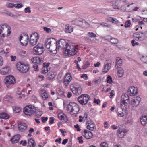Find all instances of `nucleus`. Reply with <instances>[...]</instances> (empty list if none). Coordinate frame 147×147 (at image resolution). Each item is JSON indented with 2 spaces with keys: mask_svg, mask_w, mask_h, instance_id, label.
<instances>
[{
  "mask_svg": "<svg viewBox=\"0 0 147 147\" xmlns=\"http://www.w3.org/2000/svg\"><path fill=\"white\" fill-rule=\"evenodd\" d=\"M36 144L34 140L32 139H30L28 140V147H35Z\"/></svg>",
  "mask_w": 147,
  "mask_h": 147,
  "instance_id": "obj_31",
  "label": "nucleus"
},
{
  "mask_svg": "<svg viewBox=\"0 0 147 147\" xmlns=\"http://www.w3.org/2000/svg\"><path fill=\"white\" fill-rule=\"evenodd\" d=\"M78 47L77 45L74 47L73 45L68 43L65 49H63V52L64 55L69 56L74 55L78 52L77 50H76V49H77Z\"/></svg>",
  "mask_w": 147,
  "mask_h": 147,
  "instance_id": "obj_1",
  "label": "nucleus"
},
{
  "mask_svg": "<svg viewBox=\"0 0 147 147\" xmlns=\"http://www.w3.org/2000/svg\"><path fill=\"white\" fill-rule=\"evenodd\" d=\"M107 82L109 84H111L113 82L112 78L109 75H108L107 77Z\"/></svg>",
  "mask_w": 147,
  "mask_h": 147,
  "instance_id": "obj_42",
  "label": "nucleus"
},
{
  "mask_svg": "<svg viewBox=\"0 0 147 147\" xmlns=\"http://www.w3.org/2000/svg\"><path fill=\"white\" fill-rule=\"evenodd\" d=\"M44 47L42 44H38L33 48L35 54L36 55H40L43 52Z\"/></svg>",
  "mask_w": 147,
  "mask_h": 147,
  "instance_id": "obj_10",
  "label": "nucleus"
},
{
  "mask_svg": "<svg viewBox=\"0 0 147 147\" xmlns=\"http://www.w3.org/2000/svg\"><path fill=\"white\" fill-rule=\"evenodd\" d=\"M39 38V36L37 32L33 33L30 36V44L32 46L35 45L37 42Z\"/></svg>",
  "mask_w": 147,
  "mask_h": 147,
  "instance_id": "obj_9",
  "label": "nucleus"
},
{
  "mask_svg": "<svg viewBox=\"0 0 147 147\" xmlns=\"http://www.w3.org/2000/svg\"><path fill=\"white\" fill-rule=\"evenodd\" d=\"M104 128L105 129H108L109 128V126L108 125V124L107 121H105L104 122Z\"/></svg>",
  "mask_w": 147,
  "mask_h": 147,
  "instance_id": "obj_61",
  "label": "nucleus"
},
{
  "mask_svg": "<svg viewBox=\"0 0 147 147\" xmlns=\"http://www.w3.org/2000/svg\"><path fill=\"white\" fill-rule=\"evenodd\" d=\"M82 135L87 139L91 138L93 136L92 132L86 130H84V132L82 133Z\"/></svg>",
  "mask_w": 147,
  "mask_h": 147,
  "instance_id": "obj_18",
  "label": "nucleus"
},
{
  "mask_svg": "<svg viewBox=\"0 0 147 147\" xmlns=\"http://www.w3.org/2000/svg\"><path fill=\"white\" fill-rule=\"evenodd\" d=\"M18 127L20 131L24 132L26 130L27 126L25 123H21L18 125Z\"/></svg>",
  "mask_w": 147,
  "mask_h": 147,
  "instance_id": "obj_20",
  "label": "nucleus"
},
{
  "mask_svg": "<svg viewBox=\"0 0 147 147\" xmlns=\"http://www.w3.org/2000/svg\"><path fill=\"white\" fill-rule=\"evenodd\" d=\"M107 20L108 22H111L115 24H117L119 22L116 18L111 17L107 18Z\"/></svg>",
  "mask_w": 147,
  "mask_h": 147,
  "instance_id": "obj_30",
  "label": "nucleus"
},
{
  "mask_svg": "<svg viewBox=\"0 0 147 147\" xmlns=\"http://www.w3.org/2000/svg\"><path fill=\"white\" fill-rule=\"evenodd\" d=\"M74 22L76 25L83 28H88L89 26V24L88 22L84 20H81L79 18L76 19Z\"/></svg>",
  "mask_w": 147,
  "mask_h": 147,
  "instance_id": "obj_8",
  "label": "nucleus"
},
{
  "mask_svg": "<svg viewBox=\"0 0 147 147\" xmlns=\"http://www.w3.org/2000/svg\"><path fill=\"white\" fill-rule=\"evenodd\" d=\"M129 99V96L127 94H123L121 97V101L127 102H128Z\"/></svg>",
  "mask_w": 147,
  "mask_h": 147,
  "instance_id": "obj_34",
  "label": "nucleus"
},
{
  "mask_svg": "<svg viewBox=\"0 0 147 147\" xmlns=\"http://www.w3.org/2000/svg\"><path fill=\"white\" fill-rule=\"evenodd\" d=\"M87 35L90 38L95 37L96 36V35L95 33L92 32H88V33Z\"/></svg>",
  "mask_w": 147,
  "mask_h": 147,
  "instance_id": "obj_43",
  "label": "nucleus"
},
{
  "mask_svg": "<svg viewBox=\"0 0 147 147\" xmlns=\"http://www.w3.org/2000/svg\"><path fill=\"white\" fill-rule=\"evenodd\" d=\"M5 83L8 85L13 84L15 83V80L13 76H10L5 78Z\"/></svg>",
  "mask_w": 147,
  "mask_h": 147,
  "instance_id": "obj_14",
  "label": "nucleus"
},
{
  "mask_svg": "<svg viewBox=\"0 0 147 147\" xmlns=\"http://www.w3.org/2000/svg\"><path fill=\"white\" fill-rule=\"evenodd\" d=\"M20 144H22L23 146H25L27 144V142L26 140H21L19 142Z\"/></svg>",
  "mask_w": 147,
  "mask_h": 147,
  "instance_id": "obj_52",
  "label": "nucleus"
},
{
  "mask_svg": "<svg viewBox=\"0 0 147 147\" xmlns=\"http://www.w3.org/2000/svg\"><path fill=\"white\" fill-rule=\"evenodd\" d=\"M17 69L22 73H26L29 70L30 67L28 64H25L23 62H19L16 65Z\"/></svg>",
  "mask_w": 147,
  "mask_h": 147,
  "instance_id": "obj_3",
  "label": "nucleus"
},
{
  "mask_svg": "<svg viewBox=\"0 0 147 147\" xmlns=\"http://www.w3.org/2000/svg\"><path fill=\"white\" fill-rule=\"evenodd\" d=\"M11 99V98L9 96H7L5 98V101H10Z\"/></svg>",
  "mask_w": 147,
  "mask_h": 147,
  "instance_id": "obj_59",
  "label": "nucleus"
},
{
  "mask_svg": "<svg viewBox=\"0 0 147 147\" xmlns=\"http://www.w3.org/2000/svg\"><path fill=\"white\" fill-rule=\"evenodd\" d=\"M140 100V98L137 97L131 101V104L133 107H136L138 105Z\"/></svg>",
  "mask_w": 147,
  "mask_h": 147,
  "instance_id": "obj_19",
  "label": "nucleus"
},
{
  "mask_svg": "<svg viewBox=\"0 0 147 147\" xmlns=\"http://www.w3.org/2000/svg\"><path fill=\"white\" fill-rule=\"evenodd\" d=\"M72 92L75 95H78L80 94L82 92V90L81 88H78L76 89L73 90H71Z\"/></svg>",
  "mask_w": 147,
  "mask_h": 147,
  "instance_id": "obj_35",
  "label": "nucleus"
},
{
  "mask_svg": "<svg viewBox=\"0 0 147 147\" xmlns=\"http://www.w3.org/2000/svg\"><path fill=\"white\" fill-rule=\"evenodd\" d=\"M44 30L47 33H49L51 31V30L50 28H48L46 27L43 28Z\"/></svg>",
  "mask_w": 147,
  "mask_h": 147,
  "instance_id": "obj_55",
  "label": "nucleus"
},
{
  "mask_svg": "<svg viewBox=\"0 0 147 147\" xmlns=\"http://www.w3.org/2000/svg\"><path fill=\"white\" fill-rule=\"evenodd\" d=\"M119 62H118V63H116V66H117V67H120V66L121 65L122 63V61H119Z\"/></svg>",
  "mask_w": 147,
  "mask_h": 147,
  "instance_id": "obj_56",
  "label": "nucleus"
},
{
  "mask_svg": "<svg viewBox=\"0 0 147 147\" xmlns=\"http://www.w3.org/2000/svg\"><path fill=\"white\" fill-rule=\"evenodd\" d=\"M82 136L78 138V140L79 143H82L83 142V140L82 139Z\"/></svg>",
  "mask_w": 147,
  "mask_h": 147,
  "instance_id": "obj_57",
  "label": "nucleus"
},
{
  "mask_svg": "<svg viewBox=\"0 0 147 147\" xmlns=\"http://www.w3.org/2000/svg\"><path fill=\"white\" fill-rule=\"evenodd\" d=\"M50 79H53L55 78L56 76V74L53 72H50L48 74Z\"/></svg>",
  "mask_w": 147,
  "mask_h": 147,
  "instance_id": "obj_44",
  "label": "nucleus"
},
{
  "mask_svg": "<svg viewBox=\"0 0 147 147\" xmlns=\"http://www.w3.org/2000/svg\"><path fill=\"white\" fill-rule=\"evenodd\" d=\"M138 89L137 87L130 86L128 89L127 92L130 96H134L138 94Z\"/></svg>",
  "mask_w": 147,
  "mask_h": 147,
  "instance_id": "obj_13",
  "label": "nucleus"
},
{
  "mask_svg": "<svg viewBox=\"0 0 147 147\" xmlns=\"http://www.w3.org/2000/svg\"><path fill=\"white\" fill-rule=\"evenodd\" d=\"M30 9V8L29 7L26 8L24 9L25 12L26 13L28 12L29 13H30L31 12V11Z\"/></svg>",
  "mask_w": 147,
  "mask_h": 147,
  "instance_id": "obj_54",
  "label": "nucleus"
},
{
  "mask_svg": "<svg viewBox=\"0 0 147 147\" xmlns=\"http://www.w3.org/2000/svg\"><path fill=\"white\" fill-rule=\"evenodd\" d=\"M90 96L87 94H82L78 98V100L80 104L82 105L86 104L88 102Z\"/></svg>",
  "mask_w": 147,
  "mask_h": 147,
  "instance_id": "obj_4",
  "label": "nucleus"
},
{
  "mask_svg": "<svg viewBox=\"0 0 147 147\" xmlns=\"http://www.w3.org/2000/svg\"><path fill=\"white\" fill-rule=\"evenodd\" d=\"M101 64L99 62H98L94 64V65L95 67H98Z\"/></svg>",
  "mask_w": 147,
  "mask_h": 147,
  "instance_id": "obj_64",
  "label": "nucleus"
},
{
  "mask_svg": "<svg viewBox=\"0 0 147 147\" xmlns=\"http://www.w3.org/2000/svg\"><path fill=\"white\" fill-rule=\"evenodd\" d=\"M108 40L109 42L113 44H116L118 42V40L117 39L113 38H111L110 39H108Z\"/></svg>",
  "mask_w": 147,
  "mask_h": 147,
  "instance_id": "obj_38",
  "label": "nucleus"
},
{
  "mask_svg": "<svg viewBox=\"0 0 147 147\" xmlns=\"http://www.w3.org/2000/svg\"><path fill=\"white\" fill-rule=\"evenodd\" d=\"M40 93L41 96L44 100H46L48 98V96L45 90H41L40 91Z\"/></svg>",
  "mask_w": 147,
  "mask_h": 147,
  "instance_id": "obj_29",
  "label": "nucleus"
},
{
  "mask_svg": "<svg viewBox=\"0 0 147 147\" xmlns=\"http://www.w3.org/2000/svg\"><path fill=\"white\" fill-rule=\"evenodd\" d=\"M10 71V69L9 67H6L1 69L0 70V73L2 75H5L8 74Z\"/></svg>",
  "mask_w": 147,
  "mask_h": 147,
  "instance_id": "obj_24",
  "label": "nucleus"
},
{
  "mask_svg": "<svg viewBox=\"0 0 147 147\" xmlns=\"http://www.w3.org/2000/svg\"><path fill=\"white\" fill-rule=\"evenodd\" d=\"M22 4H15L14 7L17 8H20L22 7Z\"/></svg>",
  "mask_w": 147,
  "mask_h": 147,
  "instance_id": "obj_53",
  "label": "nucleus"
},
{
  "mask_svg": "<svg viewBox=\"0 0 147 147\" xmlns=\"http://www.w3.org/2000/svg\"><path fill=\"white\" fill-rule=\"evenodd\" d=\"M124 73V70L123 69H118L117 73L118 76L119 77H121L123 76Z\"/></svg>",
  "mask_w": 147,
  "mask_h": 147,
  "instance_id": "obj_39",
  "label": "nucleus"
},
{
  "mask_svg": "<svg viewBox=\"0 0 147 147\" xmlns=\"http://www.w3.org/2000/svg\"><path fill=\"white\" fill-rule=\"evenodd\" d=\"M86 125L87 128L90 130L92 131L96 129L94 122L92 120L88 121L86 123Z\"/></svg>",
  "mask_w": 147,
  "mask_h": 147,
  "instance_id": "obj_15",
  "label": "nucleus"
},
{
  "mask_svg": "<svg viewBox=\"0 0 147 147\" xmlns=\"http://www.w3.org/2000/svg\"><path fill=\"white\" fill-rule=\"evenodd\" d=\"M140 59L144 63L147 64V56L146 55H142Z\"/></svg>",
  "mask_w": 147,
  "mask_h": 147,
  "instance_id": "obj_40",
  "label": "nucleus"
},
{
  "mask_svg": "<svg viewBox=\"0 0 147 147\" xmlns=\"http://www.w3.org/2000/svg\"><path fill=\"white\" fill-rule=\"evenodd\" d=\"M127 102H125L121 101L120 105L122 109H127Z\"/></svg>",
  "mask_w": 147,
  "mask_h": 147,
  "instance_id": "obj_37",
  "label": "nucleus"
},
{
  "mask_svg": "<svg viewBox=\"0 0 147 147\" xmlns=\"http://www.w3.org/2000/svg\"><path fill=\"white\" fill-rule=\"evenodd\" d=\"M19 40L22 45L23 46H26L28 43V36H24V37L21 36H20Z\"/></svg>",
  "mask_w": 147,
  "mask_h": 147,
  "instance_id": "obj_16",
  "label": "nucleus"
},
{
  "mask_svg": "<svg viewBox=\"0 0 147 147\" xmlns=\"http://www.w3.org/2000/svg\"><path fill=\"white\" fill-rule=\"evenodd\" d=\"M35 112V109L34 106L32 105L27 106L23 109V112L25 115L29 116L34 114Z\"/></svg>",
  "mask_w": 147,
  "mask_h": 147,
  "instance_id": "obj_5",
  "label": "nucleus"
},
{
  "mask_svg": "<svg viewBox=\"0 0 147 147\" xmlns=\"http://www.w3.org/2000/svg\"><path fill=\"white\" fill-rule=\"evenodd\" d=\"M56 40L53 38H51L47 39L45 42V47L47 49L50 48L51 46L55 45H56Z\"/></svg>",
  "mask_w": 147,
  "mask_h": 147,
  "instance_id": "obj_12",
  "label": "nucleus"
},
{
  "mask_svg": "<svg viewBox=\"0 0 147 147\" xmlns=\"http://www.w3.org/2000/svg\"><path fill=\"white\" fill-rule=\"evenodd\" d=\"M10 116L6 113L2 112L0 113V118L5 119H8Z\"/></svg>",
  "mask_w": 147,
  "mask_h": 147,
  "instance_id": "obj_36",
  "label": "nucleus"
},
{
  "mask_svg": "<svg viewBox=\"0 0 147 147\" xmlns=\"http://www.w3.org/2000/svg\"><path fill=\"white\" fill-rule=\"evenodd\" d=\"M125 134V132L122 129H120L118 130L117 135V136L119 138H123Z\"/></svg>",
  "mask_w": 147,
  "mask_h": 147,
  "instance_id": "obj_33",
  "label": "nucleus"
},
{
  "mask_svg": "<svg viewBox=\"0 0 147 147\" xmlns=\"http://www.w3.org/2000/svg\"><path fill=\"white\" fill-rule=\"evenodd\" d=\"M15 113H18L20 112V109L19 107L15 106L13 109Z\"/></svg>",
  "mask_w": 147,
  "mask_h": 147,
  "instance_id": "obj_45",
  "label": "nucleus"
},
{
  "mask_svg": "<svg viewBox=\"0 0 147 147\" xmlns=\"http://www.w3.org/2000/svg\"><path fill=\"white\" fill-rule=\"evenodd\" d=\"M100 147H108V144L106 142H103L101 143Z\"/></svg>",
  "mask_w": 147,
  "mask_h": 147,
  "instance_id": "obj_49",
  "label": "nucleus"
},
{
  "mask_svg": "<svg viewBox=\"0 0 147 147\" xmlns=\"http://www.w3.org/2000/svg\"><path fill=\"white\" fill-rule=\"evenodd\" d=\"M146 34V32L143 33L138 32L134 33L133 35V36L134 39L136 40L141 41L145 39V36Z\"/></svg>",
  "mask_w": 147,
  "mask_h": 147,
  "instance_id": "obj_7",
  "label": "nucleus"
},
{
  "mask_svg": "<svg viewBox=\"0 0 147 147\" xmlns=\"http://www.w3.org/2000/svg\"><path fill=\"white\" fill-rule=\"evenodd\" d=\"M11 29L10 26L7 25L5 30L4 34H2V36L3 37L8 36H9L11 32Z\"/></svg>",
  "mask_w": 147,
  "mask_h": 147,
  "instance_id": "obj_21",
  "label": "nucleus"
},
{
  "mask_svg": "<svg viewBox=\"0 0 147 147\" xmlns=\"http://www.w3.org/2000/svg\"><path fill=\"white\" fill-rule=\"evenodd\" d=\"M90 63L89 62L87 61L86 62L83 66V69H84L90 66Z\"/></svg>",
  "mask_w": 147,
  "mask_h": 147,
  "instance_id": "obj_46",
  "label": "nucleus"
},
{
  "mask_svg": "<svg viewBox=\"0 0 147 147\" xmlns=\"http://www.w3.org/2000/svg\"><path fill=\"white\" fill-rule=\"evenodd\" d=\"M94 102L95 103H96L97 104H98L100 102V101L99 99H96L95 98L94 99Z\"/></svg>",
  "mask_w": 147,
  "mask_h": 147,
  "instance_id": "obj_58",
  "label": "nucleus"
},
{
  "mask_svg": "<svg viewBox=\"0 0 147 147\" xmlns=\"http://www.w3.org/2000/svg\"><path fill=\"white\" fill-rule=\"evenodd\" d=\"M32 61L33 63L36 64L33 65V67L35 71H38V65L42 62V58L38 57H34L32 59Z\"/></svg>",
  "mask_w": 147,
  "mask_h": 147,
  "instance_id": "obj_6",
  "label": "nucleus"
},
{
  "mask_svg": "<svg viewBox=\"0 0 147 147\" xmlns=\"http://www.w3.org/2000/svg\"><path fill=\"white\" fill-rule=\"evenodd\" d=\"M58 117L60 120H63L65 122H66L67 121V118L66 115L62 112L58 114Z\"/></svg>",
  "mask_w": 147,
  "mask_h": 147,
  "instance_id": "obj_22",
  "label": "nucleus"
},
{
  "mask_svg": "<svg viewBox=\"0 0 147 147\" xmlns=\"http://www.w3.org/2000/svg\"><path fill=\"white\" fill-rule=\"evenodd\" d=\"M67 110L73 114H77L79 111V106L74 102H70L67 106Z\"/></svg>",
  "mask_w": 147,
  "mask_h": 147,
  "instance_id": "obj_2",
  "label": "nucleus"
},
{
  "mask_svg": "<svg viewBox=\"0 0 147 147\" xmlns=\"http://www.w3.org/2000/svg\"><path fill=\"white\" fill-rule=\"evenodd\" d=\"M42 113L41 111L37 110L36 111H35V112L34 113V115H36L37 117H39L42 115Z\"/></svg>",
  "mask_w": 147,
  "mask_h": 147,
  "instance_id": "obj_41",
  "label": "nucleus"
},
{
  "mask_svg": "<svg viewBox=\"0 0 147 147\" xmlns=\"http://www.w3.org/2000/svg\"><path fill=\"white\" fill-rule=\"evenodd\" d=\"M81 88L80 84L77 82H74L71 84L70 87L71 90L76 89L78 88Z\"/></svg>",
  "mask_w": 147,
  "mask_h": 147,
  "instance_id": "obj_26",
  "label": "nucleus"
},
{
  "mask_svg": "<svg viewBox=\"0 0 147 147\" xmlns=\"http://www.w3.org/2000/svg\"><path fill=\"white\" fill-rule=\"evenodd\" d=\"M41 119L43 123H45L46 121L47 120L48 118L47 117H42Z\"/></svg>",
  "mask_w": 147,
  "mask_h": 147,
  "instance_id": "obj_62",
  "label": "nucleus"
},
{
  "mask_svg": "<svg viewBox=\"0 0 147 147\" xmlns=\"http://www.w3.org/2000/svg\"><path fill=\"white\" fill-rule=\"evenodd\" d=\"M72 77L70 74H67L65 76L64 80V83L65 86L69 85L72 79Z\"/></svg>",
  "mask_w": 147,
  "mask_h": 147,
  "instance_id": "obj_17",
  "label": "nucleus"
},
{
  "mask_svg": "<svg viewBox=\"0 0 147 147\" xmlns=\"http://www.w3.org/2000/svg\"><path fill=\"white\" fill-rule=\"evenodd\" d=\"M20 136L19 134H17L13 137L10 140L12 144L17 143L18 141Z\"/></svg>",
  "mask_w": 147,
  "mask_h": 147,
  "instance_id": "obj_23",
  "label": "nucleus"
},
{
  "mask_svg": "<svg viewBox=\"0 0 147 147\" xmlns=\"http://www.w3.org/2000/svg\"><path fill=\"white\" fill-rule=\"evenodd\" d=\"M48 70L47 67H43L42 72L43 74H46L48 72Z\"/></svg>",
  "mask_w": 147,
  "mask_h": 147,
  "instance_id": "obj_50",
  "label": "nucleus"
},
{
  "mask_svg": "<svg viewBox=\"0 0 147 147\" xmlns=\"http://www.w3.org/2000/svg\"><path fill=\"white\" fill-rule=\"evenodd\" d=\"M50 120L49 121V123L50 124H52L54 122V121L55 119V118L52 117H51L50 118Z\"/></svg>",
  "mask_w": 147,
  "mask_h": 147,
  "instance_id": "obj_51",
  "label": "nucleus"
},
{
  "mask_svg": "<svg viewBox=\"0 0 147 147\" xmlns=\"http://www.w3.org/2000/svg\"><path fill=\"white\" fill-rule=\"evenodd\" d=\"M130 20H128L125 22L124 26L126 28L129 27H130Z\"/></svg>",
  "mask_w": 147,
  "mask_h": 147,
  "instance_id": "obj_47",
  "label": "nucleus"
},
{
  "mask_svg": "<svg viewBox=\"0 0 147 147\" xmlns=\"http://www.w3.org/2000/svg\"><path fill=\"white\" fill-rule=\"evenodd\" d=\"M15 4H14L12 3L8 2L7 3L6 5L7 7L8 8H13V7H14Z\"/></svg>",
  "mask_w": 147,
  "mask_h": 147,
  "instance_id": "obj_48",
  "label": "nucleus"
},
{
  "mask_svg": "<svg viewBox=\"0 0 147 147\" xmlns=\"http://www.w3.org/2000/svg\"><path fill=\"white\" fill-rule=\"evenodd\" d=\"M81 77L82 78H83L85 80H86L88 79V76L86 74H83L81 76Z\"/></svg>",
  "mask_w": 147,
  "mask_h": 147,
  "instance_id": "obj_60",
  "label": "nucleus"
},
{
  "mask_svg": "<svg viewBox=\"0 0 147 147\" xmlns=\"http://www.w3.org/2000/svg\"><path fill=\"white\" fill-rule=\"evenodd\" d=\"M56 49H59L61 48H63L64 49L68 43H67L65 40L61 39L57 42H56Z\"/></svg>",
  "mask_w": 147,
  "mask_h": 147,
  "instance_id": "obj_11",
  "label": "nucleus"
},
{
  "mask_svg": "<svg viewBox=\"0 0 147 147\" xmlns=\"http://www.w3.org/2000/svg\"><path fill=\"white\" fill-rule=\"evenodd\" d=\"M74 127L77 129V131H80L81 130V129H80V128L79 127V125L78 124H77L76 125H74Z\"/></svg>",
  "mask_w": 147,
  "mask_h": 147,
  "instance_id": "obj_63",
  "label": "nucleus"
},
{
  "mask_svg": "<svg viewBox=\"0 0 147 147\" xmlns=\"http://www.w3.org/2000/svg\"><path fill=\"white\" fill-rule=\"evenodd\" d=\"M65 26V31L66 33H71L73 32V28L72 26H69L68 24L66 25Z\"/></svg>",
  "mask_w": 147,
  "mask_h": 147,
  "instance_id": "obj_32",
  "label": "nucleus"
},
{
  "mask_svg": "<svg viewBox=\"0 0 147 147\" xmlns=\"http://www.w3.org/2000/svg\"><path fill=\"white\" fill-rule=\"evenodd\" d=\"M111 64L110 63H107L104 66V69L102 70V72L104 73L107 72L110 69Z\"/></svg>",
  "mask_w": 147,
  "mask_h": 147,
  "instance_id": "obj_28",
  "label": "nucleus"
},
{
  "mask_svg": "<svg viewBox=\"0 0 147 147\" xmlns=\"http://www.w3.org/2000/svg\"><path fill=\"white\" fill-rule=\"evenodd\" d=\"M7 24H2L0 25V34L2 35L5 30Z\"/></svg>",
  "mask_w": 147,
  "mask_h": 147,
  "instance_id": "obj_27",
  "label": "nucleus"
},
{
  "mask_svg": "<svg viewBox=\"0 0 147 147\" xmlns=\"http://www.w3.org/2000/svg\"><path fill=\"white\" fill-rule=\"evenodd\" d=\"M140 121L141 123L143 125H145L147 123V114L143 115L140 118Z\"/></svg>",
  "mask_w": 147,
  "mask_h": 147,
  "instance_id": "obj_25",
  "label": "nucleus"
}]
</instances>
